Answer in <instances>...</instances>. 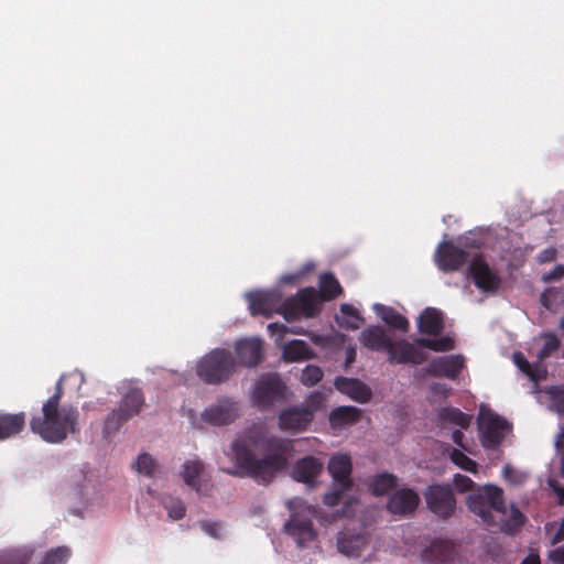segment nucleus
<instances>
[{
	"label": "nucleus",
	"mask_w": 564,
	"mask_h": 564,
	"mask_svg": "<svg viewBox=\"0 0 564 564\" xmlns=\"http://www.w3.org/2000/svg\"><path fill=\"white\" fill-rule=\"evenodd\" d=\"M292 452L293 442L288 438L267 435L262 431L248 432L231 443L234 466L223 471L268 486L286 468Z\"/></svg>",
	"instance_id": "f257e3e1"
},
{
	"label": "nucleus",
	"mask_w": 564,
	"mask_h": 564,
	"mask_svg": "<svg viewBox=\"0 0 564 564\" xmlns=\"http://www.w3.org/2000/svg\"><path fill=\"white\" fill-rule=\"evenodd\" d=\"M63 377L57 381L55 392L42 405L41 412L30 420V430L50 444H61L68 435L79 434V411L74 405L61 406L64 394Z\"/></svg>",
	"instance_id": "f03ea898"
},
{
	"label": "nucleus",
	"mask_w": 564,
	"mask_h": 564,
	"mask_svg": "<svg viewBox=\"0 0 564 564\" xmlns=\"http://www.w3.org/2000/svg\"><path fill=\"white\" fill-rule=\"evenodd\" d=\"M236 371V361L229 350L213 349L196 365V375L207 384H220Z\"/></svg>",
	"instance_id": "7ed1b4c3"
},
{
	"label": "nucleus",
	"mask_w": 564,
	"mask_h": 564,
	"mask_svg": "<svg viewBox=\"0 0 564 564\" xmlns=\"http://www.w3.org/2000/svg\"><path fill=\"white\" fill-rule=\"evenodd\" d=\"M467 506L471 512L480 517L487 524L494 522L492 510L506 512L503 491L501 488L492 485H487L477 492L469 495Z\"/></svg>",
	"instance_id": "20e7f679"
},
{
	"label": "nucleus",
	"mask_w": 564,
	"mask_h": 564,
	"mask_svg": "<svg viewBox=\"0 0 564 564\" xmlns=\"http://www.w3.org/2000/svg\"><path fill=\"white\" fill-rule=\"evenodd\" d=\"M145 404L141 389L131 388L121 398L119 408L112 410L106 417L105 431L112 433L118 431L126 422L140 414Z\"/></svg>",
	"instance_id": "39448f33"
},
{
	"label": "nucleus",
	"mask_w": 564,
	"mask_h": 564,
	"mask_svg": "<svg viewBox=\"0 0 564 564\" xmlns=\"http://www.w3.org/2000/svg\"><path fill=\"white\" fill-rule=\"evenodd\" d=\"M319 302L321 300L314 288L302 289L295 296L284 300L282 316L288 322H292L300 316L314 317L321 310Z\"/></svg>",
	"instance_id": "423d86ee"
},
{
	"label": "nucleus",
	"mask_w": 564,
	"mask_h": 564,
	"mask_svg": "<svg viewBox=\"0 0 564 564\" xmlns=\"http://www.w3.org/2000/svg\"><path fill=\"white\" fill-rule=\"evenodd\" d=\"M423 496L430 511L438 518L448 519L454 514L456 498L451 485H430L423 492Z\"/></svg>",
	"instance_id": "0eeeda50"
},
{
	"label": "nucleus",
	"mask_w": 564,
	"mask_h": 564,
	"mask_svg": "<svg viewBox=\"0 0 564 564\" xmlns=\"http://www.w3.org/2000/svg\"><path fill=\"white\" fill-rule=\"evenodd\" d=\"M480 443L486 449H497L503 442L511 425L495 413H489L479 421Z\"/></svg>",
	"instance_id": "6e6552de"
},
{
	"label": "nucleus",
	"mask_w": 564,
	"mask_h": 564,
	"mask_svg": "<svg viewBox=\"0 0 564 564\" xmlns=\"http://www.w3.org/2000/svg\"><path fill=\"white\" fill-rule=\"evenodd\" d=\"M467 275L471 278L475 286L484 293H496L501 286V278L481 256L471 259L467 269Z\"/></svg>",
	"instance_id": "1a4fd4ad"
},
{
	"label": "nucleus",
	"mask_w": 564,
	"mask_h": 564,
	"mask_svg": "<svg viewBox=\"0 0 564 564\" xmlns=\"http://www.w3.org/2000/svg\"><path fill=\"white\" fill-rule=\"evenodd\" d=\"M239 416L240 405L230 397L217 398L216 402L206 408L202 413V420L215 426L229 425Z\"/></svg>",
	"instance_id": "9d476101"
},
{
	"label": "nucleus",
	"mask_w": 564,
	"mask_h": 564,
	"mask_svg": "<svg viewBox=\"0 0 564 564\" xmlns=\"http://www.w3.org/2000/svg\"><path fill=\"white\" fill-rule=\"evenodd\" d=\"M249 308L252 315H264L270 317L273 313L282 315L283 295L280 291H260L250 293Z\"/></svg>",
	"instance_id": "9b49d317"
},
{
	"label": "nucleus",
	"mask_w": 564,
	"mask_h": 564,
	"mask_svg": "<svg viewBox=\"0 0 564 564\" xmlns=\"http://www.w3.org/2000/svg\"><path fill=\"white\" fill-rule=\"evenodd\" d=\"M312 422L313 411L305 409L303 404L289 406L279 414V427L285 432H304Z\"/></svg>",
	"instance_id": "f8f14e48"
},
{
	"label": "nucleus",
	"mask_w": 564,
	"mask_h": 564,
	"mask_svg": "<svg viewBox=\"0 0 564 564\" xmlns=\"http://www.w3.org/2000/svg\"><path fill=\"white\" fill-rule=\"evenodd\" d=\"M388 360L391 364H413L421 365L427 359V354L415 347L414 344L405 339L390 341L388 349Z\"/></svg>",
	"instance_id": "ddd939ff"
},
{
	"label": "nucleus",
	"mask_w": 564,
	"mask_h": 564,
	"mask_svg": "<svg viewBox=\"0 0 564 564\" xmlns=\"http://www.w3.org/2000/svg\"><path fill=\"white\" fill-rule=\"evenodd\" d=\"M420 505L419 494L411 488L394 490L387 502V510L398 517H411Z\"/></svg>",
	"instance_id": "4468645a"
},
{
	"label": "nucleus",
	"mask_w": 564,
	"mask_h": 564,
	"mask_svg": "<svg viewBox=\"0 0 564 564\" xmlns=\"http://www.w3.org/2000/svg\"><path fill=\"white\" fill-rule=\"evenodd\" d=\"M285 386L276 375L262 376L256 383L253 398L257 404L269 406L284 397Z\"/></svg>",
	"instance_id": "2eb2a0df"
},
{
	"label": "nucleus",
	"mask_w": 564,
	"mask_h": 564,
	"mask_svg": "<svg viewBox=\"0 0 564 564\" xmlns=\"http://www.w3.org/2000/svg\"><path fill=\"white\" fill-rule=\"evenodd\" d=\"M469 260V253L451 241L442 242L436 250L435 261L444 272L459 270Z\"/></svg>",
	"instance_id": "dca6fc26"
},
{
	"label": "nucleus",
	"mask_w": 564,
	"mask_h": 564,
	"mask_svg": "<svg viewBox=\"0 0 564 564\" xmlns=\"http://www.w3.org/2000/svg\"><path fill=\"white\" fill-rule=\"evenodd\" d=\"M464 367V358L460 355L443 356L433 359L426 372L432 377H445L456 379Z\"/></svg>",
	"instance_id": "f3484780"
},
{
	"label": "nucleus",
	"mask_w": 564,
	"mask_h": 564,
	"mask_svg": "<svg viewBox=\"0 0 564 564\" xmlns=\"http://www.w3.org/2000/svg\"><path fill=\"white\" fill-rule=\"evenodd\" d=\"M322 470L323 463L318 458L314 456H305L296 460L291 476L295 481L313 487Z\"/></svg>",
	"instance_id": "a211bd4d"
},
{
	"label": "nucleus",
	"mask_w": 564,
	"mask_h": 564,
	"mask_svg": "<svg viewBox=\"0 0 564 564\" xmlns=\"http://www.w3.org/2000/svg\"><path fill=\"white\" fill-rule=\"evenodd\" d=\"M351 459L346 454L334 455L329 459L328 471L333 477L335 486H341L343 489H351Z\"/></svg>",
	"instance_id": "6ab92c4d"
},
{
	"label": "nucleus",
	"mask_w": 564,
	"mask_h": 564,
	"mask_svg": "<svg viewBox=\"0 0 564 564\" xmlns=\"http://www.w3.org/2000/svg\"><path fill=\"white\" fill-rule=\"evenodd\" d=\"M239 362L246 367H254L262 361V341L259 338H247L236 344Z\"/></svg>",
	"instance_id": "aec40b11"
},
{
	"label": "nucleus",
	"mask_w": 564,
	"mask_h": 564,
	"mask_svg": "<svg viewBox=\"0 0 564 564\" xmlns=\"http://www.w3.org/2000/svg\"><path fill=\"white\" fill-rule=\"evenodd\" d=\"M284 529L288 534L296 540L300 546H304L306 542L313 541L316 538L313 520L301 518L297 514H292Z\"/></svg>",
	"instance_id": "412c9836"
},
{
	"label": "nucleus",
	"mask_w": 564,
	"mask_h": 564,
	"mask_svg": "<svg viewBox=\"0 0 564 564\" xmlns=\"http://www.w3.org/2000/svg\"><path fill=\"white\" fill-rule=\"evenodd\" d=\"M334 384L339 392L359 403L368 402L372 394L370 388L359 379L337 377Z\"/></svg>",
	"instance_id": "4be33fe9"
},
{
	"label": "nucleus",
	"mask_w": 564,
	"mask_h": 564,
	"mask_svg": "<svg viewBox=\"0 0 564 564\" xmlns=\"http://www.w3.org/2000/svg\"><path fill=\"white\" fill-rule=\"evenodd\" d=\"M419 332L423 335L437 336L444 329V319L441 311L426 307L417 322Z\"/></svg>",
	"instance_id": "5701e85b"
},
{
	"label": "nucleus",
	"mask_w": 564,
	"mask_h": 564,
	"mask_svg": "<svg viewBox=\"0 0 564 564\" xmlns=\"http://www.w3.org/2000/svg\"><path fill=\"white\" fill-rule=\"evenodd\" d=\"M366 543L364 534L349 530L339 532L337 536L338 551L347 556H359Z\"/></svg>",
	"instance_id": "b1692460"
},
{
	"label": "nucleus",
	"mask_w": 564,
	"mask_h": 564,
	"mask_svg": "<svg viewBox=\"0 0 564 564\" xmlns=\"http://www.w3.org/2000/svg\"><path fill=\"white\" fill-rule=\"evenodd\" d=\"M360 343L375 351L386 350L391 341L386 330L380 326H371L364 329L359 338Z\"/></svg>",
	"instance_id": "393cba45"
},
{
	"label": "nucleus",
	"mask_w": 564,
	"mask_h": 564,
	"mask_svg": "<svg viewBox=\"0 0 564 564\" xmlns=\"http://www.w3.org/2000/svg\"><path fill=\"white\" fill-rule=\"evenodd\" d=\"M456 554L455 544L452 541L443 539L434 540L426 551V556L432 558L435 563L441 564L454 561Z\"/></svg>",
	"instance_id": "a878e982"
},
{
	"label": "nucleus",
	"mask_w": 564,
	"mask_h": 564,
	"mask_svg": "<svg viewBox=\"0 0 564 564\" xmlns=\"http://www.w3.org/2000/svg\"><path fill=\"white\" fill-rule=\"evenodd\" d=\"M25 426V414L0 413V441L19 434Z\"/></svg>",
	"instance_id": "bb28decb"
},
{
	"label": "nucleus",
	"mask_w": 564,
	"mask_h": 564,
	"mask_svg": "<svg viewBox=\"0 0 564 564\" xmlns=\"http://www.w3.org/2000/svg\"><path fill=\"white\" fill-rule=\"evenodd\" d=\"M361 411L355 406H338L332 410L329 422L335 429H343L359 421Z\"/></svg>",
	"instance_id": "cd10ccee"
},
{
	"label": "nucleus",
	"mask_w": 564,
	"mask_h": 564,
	"mask_svg": "<svg viewBox=\"0 0 564 564\" xmlns=\"http://www.w3.org/2000/svg\"><path fill=\"white\" fill-rule=\"evenodd\" d=\"M204 471V464L199 460H187L183 466L182 475L185 484L198 494L203 492Z\"/></svg>",
	"instance_id": "c85d7f7f"
},
{
	"label": "nucleus",
	"mask_w": 564,
	"mask_h": 564,
	"mask_svg": "<svg viewBox=\"0 0 564 564\" xmlns=\"http://www.w3.org/2000/svg\"><path fill=\"white\" fill-rule=\"evenodd\" d=\"M376 310L380 318L390 327L404 333L409 330V321L393 307L377 304Z\"/></svg>",
	"instance_id": "c756f323"
},
{
	"label": "nucleus",
	"mask_w": 564,
	"mask_h": 564,
	"mask_svg": "<svg viewBox=\"0 0 564 564\" xmlns=\"http://www.w3.org/2000/svg\"><path fill=\"white\" fill-rule=\"evenodd\" d=\"M343 289L333 273H324L319 278V293L321 301H330L336 299Z\"/></svg>",
	"instance_id": "7c9ffc66"
},
{
	"label": "nucleus",
	"mask_w": 564,
	"mask_h": 564,
	"mask_svg": "<svg viewBox=\"0 0 564 564\" xmlns=\"http://www.w3.org/2000/svg\"><path fill=\"white\" fill-rule=\"evenodd\" d=\"M312 356V349L304 340H291L283 347V358L288 361H299L308 359Z\"/></svg>",
	"instance_id": "2f4dec72"
},
{
	"label": "nucleus",
	"mask_w": 564,
	"mask_h": 564,
	"mask_svg": "<svg viewBox=\"0 0 564 564\" xmlns=\"http://www.w3.org/2000/svg\"><path fill=\"white\" fill-rule=\"evenodd\" d=\"M513 361L519 370L522 371L531 381L538 382L545 373V369L540 364H530L522 352H514Z\"/></svg>",
	"instance_id": "473e14b6"
},
{
	"label": "nucleus",
	"mask_w": 564,
	"mask_h": 564,
	"mask_svg": "<svg viewBox=\"0 0 564 564\" xmlns=\"http://www.w3.org/2000/svg\"><path fill=\"white\" fill-rule=\"evenodd\" d=\"M398 478L393 474L383 473L376 475L370 484L371 492L375 496H383L397 487Z\"/></svg>",
	"instance_id": "72a5a7b5"
},
{
	"label": "nucleus",
	"mask_w": 564,
	"mask_h": 564,
	"mask_svg": "<svg viewBox=\"0 0 564 564\" xmlns=\"http://www.w3.org/2000/svg\"><path fill=\"white\" fill-rule=\"evenodd\" d=\"M415 345L438 352L449 351L455 348V341L449 336H444L441 338L421 337L415 339Z\"/></svg>",
	"instance_id": "f704fd0d"
},
{
	"label": "nucleus",
	"mask_w": 564,
	"mask_h": 564,
	"mask_svg": "<svg viewBox=\"0 0 564 564\" xmlns=\"http://www.w3.org/2000/svg\"><path fill=\"white\" fill-rule=\"evenodd\" d=\"M440 416L443 421L449 422L462 429H467L471 421V416L469 414L464 413L457 408H444L442 409Z\"/></svg>",
	"instance_id": "c9c22d12"
},
{
	"label": "nucleus",
	"mask_w": 564,
	"mask_h": 564,
	"mask_svg": "<svg viewBox=\"0 0 564 564\" xmlns=\"http://www.w3.org/2000/svg\"><path fill=\"white\" fill-rule=\"evenodd\" d=\"M133 468L139 473L148 477H154L159 470V464L148 453H142L138 456Z\"/></svg>",
	"instance_id": "e433bc0d"
},
{
	"label": "nucleus",
	"mask_w": 564,
	"mask_h": 564,
	"mask_svg": "<svg viewBox=\"0 0 564 564\" xmlns=\"http://www.w3.org/2000/svg\"><path fill=\"white\" fill-rule=\"evenodd\" d=\"M70 556V550L66 546H58L48 551L40 564H65Z\"/></svg>",
	"instance_id": "4c0bfd02"
},
{
	"label": "nucleus",
	"mask_w": 564,
	"mask_h": 564,
	"mask_svg": "<svg viewBox=\"0 0 564 564\" xmlns=\"http://www.w3.org/2000/svg\"><path fill=\"white\" fill-rule=\"evenodd\" d=\"M544 345L538 354L540 360L550 357L560 348V340L553 333L543 334Z\"/></svg>",
	"instance_id": "58836bf2"
},
{
	"label": "nucleus",
	"mask_w": 564,
	"mask_h": 564,
	"mask_svg": "<svg viewBox=\"0 0 564 564\" xmlns=\"http://www.w3.org/2000/svg\"><path fill=\"white\" fill-rule=\"evenodd\" d=\"M323 376L324 373L319 367L308 365L302 371L301 381L307 387H313L323 379Z\"/></svg>",
	"instance_id": "ea45409f"
},
{
	"label": "nucleus",
	"mask_w": 564,
	"mask_h": 564,
	"mask_svg": "<svg viewBox=\"0 0 564 564\" xmlns=\"http://www.w3.org/2000/svg\"><path fill=\"white\" fill-rule=\"evenodd\" d=\"M451 459L455 465H457L464 470L475 471L477 468L476 462L469 458L466 454H464L462 451L457 448L452 449Z\"/></svg>",
	"instance_id": "a19ab883"
},
{
	"label": "nucleus",
	"mask_w": 564,
	"mask_h": 564,
	"mask_svg": "<svg viewBox=\"0 0 564 564\" xmlns=\"http://www.w3.org/2000/svg\"><path fill=\"white\" fill-rule=\"evenodd\" d=\"M164 508L173 520H181L185 517L186 508L180 499L169 498L164 500Z\"/></svg>",
	"instance_id": "79ce46f5"
},
{
	"label": "nucleus",
	"mask_w": 564,
	"mask_h": 564,
	"mask_svg": "<svg viewBox=\"0 0 564 564\" xmlns=\"http://www.w3.org/2000/svg\"><path fill=\"white\" fill-rule=\"evenodd\" d=\"M546 393L555 411L564 415V384L551 387Z\"/></svg>",
	"instance_id": "37998d69"
},
{
	"label": "nucleus",
	"mask_w": 564,
	"mask_h": 564,
	"mask_svg": "<svg viewBox=\"0 0 564 564\" xmlns=\"http://www.w3.org/2000/svg\"><path fill=\"white\" fill-rule=\"evenodd\" d=\"M340 312L349 317L354 318V322L346 321V322H338L340 326L346 327L348 329H357L359 327V323L362 322V319L358 315V311L350 304H341Z\"/></svg>",
	"instance_id": "c03bdc74"
},
{
	"label": "nucleus",
	"mask_w": 564,
	"mask_h": 564,
	"mask_svg": "<svg viewBox=\"0 0 564 564\" xmlns=\"http://www.w3.org/2000/svg\"><path fill=\"white\" fill-rule=\"evenodd\" d=\"M26 554L19 551H8L0 554V564H28Z\"/></svg>",
	"instance_id": "a18cd8bd"
},
{
	"label": "nucleus",
	"mask_w": 564,
	"mask_h": 564,
	"mask_svg": "<svg viewBox=\"0 0 564 564\" xmlns=\"http://www.w3.org/2000/svg\"><path fill=\"white\" fill-rule=\"evenodd\" d=\"M349 489H343L341 486H335V482H333L332 490L324 495V503L329 507L337 506L340 502L343 495Z\"/></svg>",
	"instance_id": "49530a36"
},
{
	"label": "nucleus",
	"mask_w": 564,
	"mask_h": 564,
	"mask_svg": "<svg viewBox=\"0 0 564 564\" xmlns=\"http://www.w3.org/2000/svg\"><path fill=\"white\" fill-rule=\"evenodd\" d=\"M268 330L272 336H276L278 340L283 339L284 335L288 333L300 334L299 330L291 329L288 326H285L284 324H280V323H270L268 325Z\"/></svg>",
	"instance_id": "de8ad7c7"
},
{
	"label": "nucleus",
	"mask_w": 564,
	"mask_h": 564,
	"mask_svg": "<svg viewBox=\"0 0 564 564\" xmlns=\"http://www.w3.org/2000/svg\"><path fill=\"white\" fill-rule=\"evenodd\" d=\"M453 482L455 488L460 492L469 491L474 487V481L468 476L460 474L454 476Z\"/></svg>",
	"instance_id": "09e8293b"
},
{
	"label": "nucleus",
	"mask_w": 564,
	"mask_h": 564,
	"mask_svg": "<svg viewBox=\"0 0 564 564\" xmlns=\"http://www.w3.org/2000/svg\"><path fill=\"white\" fill-rule=\"evenodd\" d=\"M564 278V264H556L550 272L544 273L542 280L546 283Z\"/></svg>",
	"instance_id": "8fccbe9b"
},
{
	"label": "nucleus",
	"mask_w": 564,
	"mask_h": 564,
	"mask_svg": "<svg viewBox=\"0 0 564 564\" xmlns=\"http://www.w3.org/2000/svg\"><path fill=\"white\" fill-rule=\"evenodd\" d=\"M525 518L523 513L516 507H512L510 522L513 530L520 529L524 524Z\"/></svg>",
	"instance_id": "3c124183"
},
{
	"label": "nucleus",
	"mask_w": 564,
	"mask_h": 564,
	"mask_svg": "<svg viewBox=\"0 0 564 564\" xmlns=\"http://www.w3.org/2000/svg\"><path fill=\"white\" fill-rule=\"evenodd\" d=\"M202 529L205 533H207L208 535H210L213 538L220 536L221 525L218 522L205 521L202 523Z\"/></svg>",
	"instance_id": "603ef678"
},
{
	"label": "nucleus",
	"mask_w": 564,
	"mask_h": 564,
	"mask_svg": "<svg viewBox=\"0 0 564 564\" xmlns=\"http://www.w3.org/2000/svg\"><path fill=\"white\" fill-rule=\"evenodd\" d=\"M323 401L321 393L315 392L312 393L307 399V404L304 405L305 409H310L313 411V414L318 410Z\"/></svg>",
	"instance_id": "864d4df0"
},
{
	"label": "nucleus",
	"mask_w": 564,
	"mask_h": 564,
	"mask_svg": "<svg viewBox=\"0 0 564 564\" xmlns=\"http://www.w3.org/2000/svg\"><path fill=\"white\" fill-rule=\"evenodd\" d=\"M549 558L556 564H564V546L552 550L549 553Z\"/></svg>",
	"instance_id": "5fc2aeb1"
},
{
	"label": "nucleus",
	"mask_w": 564,
	"mask_h": 564,
	"mask_svg": "<svg viewBox=\"0 0 564 564\" xmlns=\"http://www.w3.org/2000/svg\"><path fill=\"white\" fill-rule=\"evenodd\" d=\"M556 258V250L553 248L545 249L539 254V260L541 263L550 262L555 260Z\"/></svg>",
	"instance_id": "6e6d98bb"
},
{
	"label": "nucleus",
	"mask_w": 564,
	"mask_h": 564,
	"mask_svg": "<svg viewBox=\"0 0 564 564\" xmlns=\"http://www.w3.org/2000/svg\"><path fill=\"white\" fill-rule=\"evenodd\" d=\"M305 274V271H302V272H299V273H292V274H285L282 276V281L284 283H290V284H293V283H296L299 282Z\"/></svg>",
	"instance_id": "4d7b16f0"
},
{
	"label": "nucleus",
	"mask_w": 564,
	"mask_h": 564,
	"mask_svg": "<svg viewBox=\"0 0 564 564\" xmlns=\"http://www.w3.org/2000/svg\"><path fill=\"white\" fill-rule=\"evenodd\" d=\"M552 293H553V291L551 289H549L541 294V303L546 308H550L552 305V303L550 302V299H549L550 294H552Z\"/></svg>",
	"instance_id": "13d9d810"
},
{
	"label": "nucleus",
	"mask_w": 564,
	"mask_h": 564,
	"mask_svg": "<svg viewBox=\"0 0 564 564\" xmlns=\"http://www.w3.org/2000/svg\"><path fill=\"white\" fill-rule=\"evenodd\" d=\"M452 438L455 444L463 446L464 433L459 430H455L452 434Z\"/></svg>",
	"instance_id": "bf43d9fd"
},
{
	"label": "nucleus",
	"mask_w": 564,
	"mask_h": 564,
	"mask_svg": "<svg viewBox=\"0 0 564 564\" xmlns=\"http://www.w3.org/2000/svg\"><path fill=\"white\" fill-rule=\"evenodd\" d=\"M521 564H541V562L539 555L530 554L521 562Z\"/></svg>",
	"instance_id": "052dcab7"
},
{
	"label": "nucleus",
	"mask_w": 564,
	"mask_h": 564,
	"mask_svg": "<svg viewBox=\"0 0 564 564\" xmlns=\"http://www.w3.org/2000/svg\"><path fill=\"white\" fill-rule=\"evenodd\" d=\"M502 471H503L505 477L509 479L511 473H513V468L511 466H509V465H506L503 467Z\"/></svg>",
	"instance_id": "680f3d73"
},
{
	"label": "nucleus",
	"mask_w": 564,
	"mask_h": 564,
	"mask_svg": "<svg viewBox=\"0 0 564 564\" xmlns=\"http://www.w3.org/2000/svg\"><path fill=\"white\" fill-rule=\"evenodd\" d=\"M556 492L558 495L560 503L563 505L564 503V488H557Z\"/></svg>",
	"instance_id": "e2e57ef3"
},
{
	"label": "nucleus",
	"mask_w": 564,
	"mask_h": 564,
	"mask_svg": "<svg viewBox=\"0 0 564 564\" xmlns=\"http://www.w3.org/2000/svg\"><path fill=\"white\" fill-rule=\"evenodd\" d=\"M561 470H562V476L564 477V447H563V452H562V457H561Z\"/></svg>",
	"instance_id": "0e129e2a"
},
{
	"label": "nucleus",
	"mask_w": 564,
	"mask_h": 564,
	"mask_svg": "<svg viewBox=\"0 0 564 564\" xmlns=\"http://www.w3.org/2000/svg\"><path fill=\"white\" fill-rule=\"evenodd\" d=\"M297 502H299V500H292V501H290V502H289V507H290V509H293V508H294V506H295Z\"/></svg>",
	"instance_id": "69168bd1"
},
{
	"label": "nucleus",
	"mask_w": 564,
	"mask_h": 564,
	"mask_svg": "<svg viewBox=\"0 0 564 564\" xmlns=\"http://www.w3.org/2000/svg\"><path fill=\"white\" fill-rule=\"evenodd\" d=\"M560 438L564 441V429H562V431L560 433Z\"/></svg>",
	"instance_id": "338daca9"
},
{
	"label": "nucleus",
	"mask_w": 564,
	"mask_h": 564,
	"mask_svg": "<svg viewBox=\"0 0 564 564\" xmlns=\"http://www.w3.org/2000/svg\"><path fill=\"white\" fill-rule=\"evenodd\" d=\"M562 357L564 358V349H563V354H562Z\"/></svg>",
	"instance_id": "774afa93"
}]
</instances>
